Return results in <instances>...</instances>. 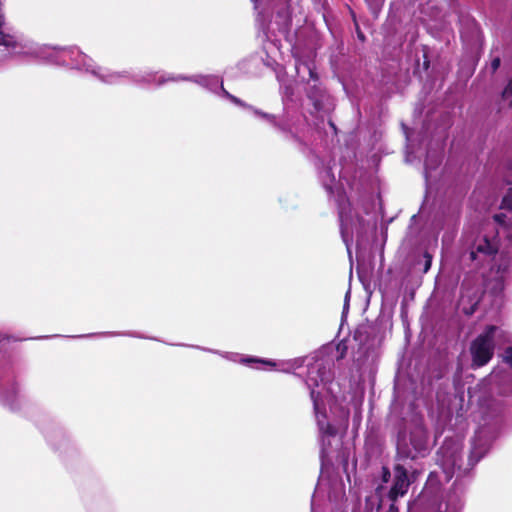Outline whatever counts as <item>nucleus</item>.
<instances>
[{
	"label": "nucleus",
	"mask_w": 512,
	"mask_h": 512,
	"mask_svg": "<svg viewBox=\"0 0 512 512\" xmlns=\"http://www.w3.org/2000/svg\"><path fill=\"white\" fill-rule=\"evenodd\" d=\"M390 470L387 467L382 468V480L383 482H388L390 479Z\"/></svg>",
	"instance_id": "nucleus-18"
},
{
	"label": "nucleus",
	"mask_w": 512,
	"mask_h": 512,
	"mask_svg": "<svg viewBox=\"0 0 512 512\" xmlns=\"http://www.w3.org/2000/svg\"><path fill=\"white\" fill-rule=\"evenodd\" d=\"M423 256L425 258V264H424L423 272L426 273V272H428V270L431 267L432 255L429 252L425 251Z\"/></svg>",
	"instance_id": "nucleus-14"
},
{
	"label": "nucleus",
	"mask_w": 512,
	"mask_h": 512,
	"mask_svg": "<svg viewBox=\"0 0 512 512\" xmlns=\"http://www.w3.org/2000/svg\"><path fill=\"white\" fill-rule=\"evenodd\" d=\"M223 91H224L225 96L229 99V95H231V94L224 89H223Z\"/></svg>",
	"instance_id": "nucleus-25"
},
{
	"label": "nucleus",
	"mask_w": 512,
	"mask_h": 512,
	"mask_svg": "<svg viewBox=\"0 0 512 512\" xmlns=\"http://www.w3.org/2000/svg\"><path fill=\"white\" fill-rule=\"evenodd\" d=\"M17 341H22V339L17 338L13 335L0 333V344H2L4 342H17Z\"/></svg>",
	"instance_id": "nucleus-12"
},
{
	"label": "nucleus",
	"mask_w": 512,
	"mask_h": 512,
	"mask_svg": "<svg viewBox=\"0 0 512 512\" xmlns=\"http://www.w3.org/2000/svg\"><path fill=\"white\" fill-rule=\"evenodd\" d=\"M357 36L358 38L361 40V41H364L365 40V35L363 34V32L359 29V27L357 26Z\"/></svg>",
	"instance_id": "nucleus-22"
},
{
	"label": "nucleus",
	"mask_w": 512,
	"mask_h": 512,
	"mask_svg": "<svg viewBox=\"0 0 512 512\" xmlns=\"http://www.w3.org/2000/svg\"><path fill=\"white\" fill-rule=\"evenodd\" d=\"M277 17L281 18L283 25L290 26V24H291V15H290L288 6L282 8L281 10H279L277 12Z\"/></svg>",
	"instance_id": "nucleus-7"
},
{
	"label": "nucleus",
	"mask_w": 512,
	"mask_h": 512,
	"mask_svg": "<svg viewBox=\"0 0 512 512\" xmlns=\"http://www.w3.org/2000/svg\"><path fill=\"white\" fill-rule=\"evenodd\" d=\"M495 222L499 224H504L506 220V215L504 213H498L493 216Z\"/></svg>",
	"instance_id": "nucleus-16"
},
{
	"label": "nucleus",
	"mask_w": 512,
	"mask_h": 512,
	"mask_svg": "<svg viewBox=\"0 0 512 512\" xmlns=\"http://www.w3.org/2000/svg\"><path fill=\"white\" fill-rule=\"evenodd\" d=\"M424 67H425V69H427L429 67V62L428 61L424 62Z\"/></svg>",
	"instance_id": "nucleus-26"
},
{
	"label": "nucleus",
	"mask_w": 512,
	"mask_h": 512,
	"mask_svg": "<svg viewBox=\"0 0 512 512\" xmlns=\"http://www.w3.org/2000/svg\"><path fill=\"white\" fill-rule=\"evenodd\" d=\"M497 330V326L488 325L485 327L484 331L472 341L470 352L474 366L482 367L492 359L495 349L494 336Z\"/></svg>",
	"instance_id": "nucleus-1"
},
{
	"label": "nucleus",
	"mask_w": 512,
	"mask_h": 512,
	"mask_svg": "<svg viewBox=\"0 0 512 512\" xmlns=\"http://www.w3.org/2000/svg\"><path fill=\"white\" fill-rule=\"evenodd\" d=\"M323 93V89L316 84L307 91V97L312 101L316 111H320L323 108Z\"/></svg>",
	"instance_id": "nucleus-4"
},
{
	"label": "nucleus",
	"mask_w": 512,
	"mask_h": 512,
	"mask_svg": "<svg viewBox=\"0 0 512 512\" xmlns=\"http://www.w3.org/2000/svg\"><path fill=\"white\" fill-rule=\"evenodd\" d=\"M512 97V78L509 80L504 90L502 91V98L507 99Z\"/></svg>",
	"instance_id": "nucleus-13"
},
{
	"label": "nucleus",
	"mask_w": 512,
	"mask_h": 512,
	"mask_svg": "<svg viewBox=\"0 0 512 512\" xmlns=\"http://www.w3.org/2000/svg\"><path fill=\"white\" fill-rule=\"evenodd\" d=\"M372 13L377 16L385 0H366Z\"/></svg>",
	"instance_id": "nucleus-9"
},
{
	"label": "nucleus",
	"mask_w": 512,
	"mask_h": 512,
	"mask_svg": "<svg viewBox=\"0 0 512 512\" xmlns=\"http://www.w3.org/2000/svg\"><path fill=\"white\" fill-rule=\"evenodd\" d=\"M229 100L238 106L246 107V104L241 99L237 98L234 95H229Z\"/></svg>",
	"instance_id": "nucleus-17"
},
{
	"label": "nucleus",
	"mask_w": 512,
	"mask_h": 512,
	"mask_svg": "<svg viewBox=\"0 0 512 512\" xmlns=\"http://www.w3.org/2000/svg\"><path fill=\"white\" fill-rule=\"evenodd\" d=\"M479 458L475 459V460H472V458L470 457V463L472 465H474L476 462H478Z\"/></svg>",
	"instance_id": "nucleus-24"
},
{
	"label": "nucleus",
	"mask_w": 512,
	"mask_h": 512,
	"mask_svg": "<svg viewBox=\"0 0 512 512\" xmlns=\"http://www.w3.org/2000/svg\"><path fill=\"white\" fill-rule=\"evenodd\" d=\"M500 64H501V59L499 57H496L491 61L492 73H495L498 70V68L500 67Z\"/></svg>",
	"instance_id": "nucleus-15"
},
{
	"label": "nucleus",
	"mask_w": 512,
	"mask_h": 512,
	"mask_svg": "<svg viewBox=\"0 0 512 512\" xmlns=\"http://www.w3.org/2000/svg\"><path fill=\"white\" fill-rule=\"evenodd\" d=\"M386 512H399V508L395 502H392Z\"/></svg>",
	"instance_id": "nucleus-20"
},
{
	"label": "nucleus",
	"mask_w": 512,
	"mask_h": 512,
	"mask_svg": "<svg viewBox=\"0 0 512 512\" xmlns=\"http://www.w3.org/2000/svg\"><path fill=\"white\" fill-rule=\"evenodd\" d=\"M314 408H315V410H317V408H318V403H317V401H314Z\"/></svg>",
	"instance_id": "nucleus-27"
},
{
	"label": "nucleus",
	"mask_w": 512,
	"mask_h": 512,
	"mask_svg": "<svg viewBox=\"0 0 512 512\" xmlns=\"http://www.w3.org/2000/svg\"><path fill=\"white\" fill-rule=\"evenodd\" d=\"M337 349L340 350L341 349V353H340V356L338 357L339 359H342L344 358L345 356V353H346V350H347V347L344 345L342 348H341V345L339 344L337 346Z\"/></svg>",
	"instance_id": "nucleus-21"
},
{
	"label": "nucleus",
	"mask_w": 512,
	"mask_h": 512,
	"mask_svg": "<svg viewBox=\"0 0 512 512\" xmlns=\"http://www.w3.org/2000/svg\"><path fill=\"white\" fill-rule=\"evenodd\" d=\"M319 429L322 434L335 437L337 435V428L331 423H319Z\"/></svg>",
	"instance_id": "nucleus-6"
},
{
	"label": "nucleus",
	"mask_w": 512,
	"mask_h": 512,
	"mask_svg": "<svg viewBox=\"0 0 512 512\" xmlns=\"http://www.w3.org/2000/svg\"><path fill=\"white\" fill-rule=\"evenodd\" d=\"M474 311H475V308H474V307H471V309H470L469 311H465V313H466L467 315H472V314L474 313Z\"/></svg>",
	"instance_id": "nucleus-23"
},
{
	"label": "nucleus",
	"mask_w": 512,
	"mask_h": 512,
	"mask_svg": "<svg viewBox=\"0 0 512 512\" xmlns=\"http://www.w3.org/2000/svg\"><path fill=\"white\" fill-rule=\"evenodd\" d=\"M309 76L312 80L317 81L318 80V74L316 71L312 68H309Z\"/></svg>",
	"instance_id": "nucleus-19"
},
{
	"label": "nucleus",
	"mask_w": 512,
	"mask_h": 512,
	"mask_svg": "<svg viewBox=\"0 0 512 512\" xmlns=\"http://www.w3.org/2000/svg\"><path fill=\"white\" fill-rule=\"evenodd\" d=\"M500 208L512 211V187L508 189L507 193L502 198Z\"/></svg>",
	"instance_id": "nucleus-8"
},
{
	"label": "nucleus",
	"mask_w": 512,
	"mask_h": 512,
	"mask_svg": "<svg viewBox=\"0 0 512 512\" xmlns=\"http://www.w3.org/2000/svg\"><path fill=\"white\" fill-rule=\"evenodd\" d=\"M243 362L245 363H261L267 366L275 367L276 363L272 360H264V359H257V358H246L243 359Z\"/></svg>",
	"instance_id": "nucleus-10"
},
{
	"label": "nucleus",
	"mask_w": 512,
	"mask_h": 512,
	"mask_svg": "<svg viewBox=\"0 0 512 512\" xmlns=\"http://www.w3.org/2000/svg\"><path fill=\"white\" fill-rule=\"evenodd\" d=\"M409 486L410 481L407 469L401 464H396L394 467L393 484L388 492L389 500L396 502L399 497L404 496L408 492Z\"/></svg>",
	"instance_id": "nucleus-2"
},
{
	"label": "nucleus",
	"mask_w": 512,
	"mask_h": 512,
	"mask_svg": "<svg viewBox=\"0 0 512 512\" xmlns=\"http://www.w3.org/2000/svg\"><path fill=\"white\" fill-rule=\"evenodd\" d=\"M498 252V246L495 242L490 241L487 236L483 237L475 246V249L470 252L471 260H475L477 254L484 256H495Z\"/></svg>",
	"instance_id": "nucleus-3"
},
{
	"label": "nucleus",
	"mask_w": 512,
	"mask_h": 512,
	"mask_svg": "<svg viewBox=\"0 0 512 512\" xmlns=\"http://www.w3.org/2000/svg\"><path fill=\"white\" fill-rule=\"evenodd\" d=\"M4 25H5L4 15L0 12V46H5L7 48L17 47L16 38L10 34H6L3 32Z\"/></svg>",
	"instance_id": "nucleus-5"
},
{
	"label": "nucleus",
	"mask_w": 512,
	"mask_h": 512,
	"mask_svg": "<svg viewBox=\"0 0 512 512\" xmlns=\"http://www.w3.org/2000/svg\"><path fill=\"white\" fill-rule=\"evenodd\" d=\"M503 361L512 368V346L505 348Z\"/></svg>",
	"instance_id": "nucleus-11"
}]
</instances>
